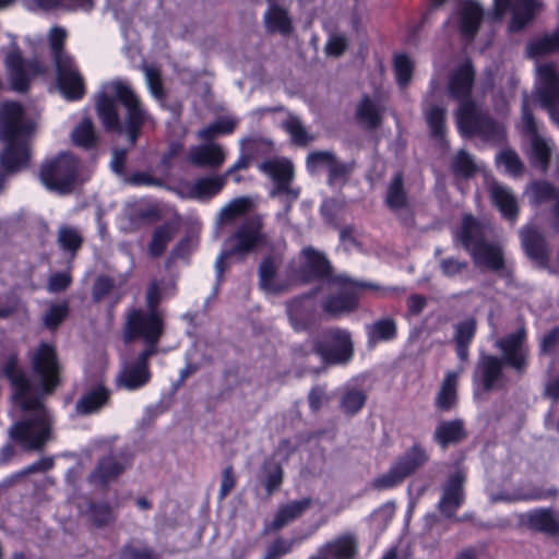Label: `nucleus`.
Listing matches in <instances>:
<instances>
[{"instance_id":"nucleus-1","label":"nucleus","mask_w":559,"mask_h":559,"mask_svg":"<svg viewBox=\"0 0 559 559\" xmlns=\"http://www.w3.org/2000/svg\"><path fill=\"white\" fill-rule=\"evenodd\" d=\"M3 372L13 388V403L24 412V418L11 427V438L27 450H38L48 440L50 415L14 357L7 360Z\"/></svg>"},{"instance_id":"nucleus-2","label":"nucleus","mask_w":559,"mask_h":559,"mask_svg":"<svg viewBox=\"0 0 559 559\" xmlns=\"http://www.w3.org/2000/svg\"><path fill=\"white\" fill-rule=\"evenodd\" d=\"M37 117L16 102L0 106V166L7 173L19 171L29 159V140L37 130Z\"/></svg>"},{"instance_id":"nucleus-3","label":"nucleus","mask_w":559,"mask_h":559,"mask_svg":"<svg viewBox=\"0 0 559 559\" xmlns=\"http://www.w3.org/2000/svg\"><path fill=\"white\" fill-rule=\"evenodd\" d=\"M474 83V70L466 62L453 72L449 81L450 95L460 102L455 112L456 124L463 135H478L486 141L500 142L504 138V128L490 119L488 115L469 98Z\"/></svg>"},{"instance_id":"nucleus-4","label":"nucleus","mask_w":559,"mask_h":559,"mask_svg":"<svg viewBox=\"0 0 559 559\" xmlns=\"http://www.w3.org/2000/svg\"><path fill=\"white\" fill-rule=\"evenodd\" d=\"M117 102L121 103L127 110L124 129L130 142L134 143L140 129L150 121L151 117L143 108L129 82L120 79L114 80L102 86V91L96 98L97 115L107 130H122Z\"/></svg>"},{"instance_id":"nucleus-5","label":"nucleus","mask_w":559,"mask_h":559,"mask_svg":"<svg viewBox=\"0 0 559 559\" xmlns=\"http://www.w3.org/2000/svg\"><path fill=\"white\" fill-rule=\"evenodd\" d=\"M66 37V31L60 27L52 28L49 34L50 46L55 53L57 86L67 99L78 100L85 94L84 80L73 58L62 51Z\"/></svg>"},{"instance_id":"nucleus-6","label":"nucleus","mask_w":559,"mask_h":559,"mask_svg":"<svg viewBox=\"0 0 559 559\" xmlns=\"http://www.w3.org/2000/svg\"><path fill=\"white\" fill-rule=\"evenodd\" d=\"M484 226L472 216L464 217L460 240L469 251L475 265L480 270L498 271L504 263L502 249L498 245L484 241Z\"/></svg>"},{"instance_id":"nucleus-7","label":"nucleus","mask_w":559,"mask_h":559,"mask_svg":"<svg viewBox=\"0 0 559 559\" xmlns=\"http://www.w3.org/2000/svg\"><path fill=\"white\" fill-rule=\"evenodd\" d=\"M521 129L530 142L527 153L532 163L540 167L544 171L554 164L559 174V152L554 141L538 131L537 122L535 121L526 100H524L522 107Z\"/></svg>"},{"instance_id":"nucleus-8","label":"nucleus","mask_w":559,"mask_h":559,"mask_svg":"<svg viewBox=\"0 0 559 559\" xmlns=\"http://www.w3.org/2000/svg\"><path fill=\"white\" fill-rule=\"evenodd\" d=\"M262 219L253 216L241 224L236 231L227 239L226 249L217 257L215 269L218 277L224 271V261L234 254L245 255L262 246L265 236L262 233Z\"/></svg>"},{"instance_id":"nucleus-9","label":"nucleus","mask_w":559,"mask_h":559,"mask_svg":"<svg viewBox=\"0 0 559 559\" xmlns=\"http://www.w3.org/2000/svg\"><path fill=\"white\" fill-rule=\"evenodd\" d=\"M78 168V159L70 153H62L41 166V182L49 190L67 193L74 186Z\"/></svg>"},{"instance_id":"nucleus-10","label":"nucleus","mask_w":559,"mask_h":559,"mask_svg":"<svg viewBox=\"0 0 559 559\" xmlns=\"http://www.w3.org/2000/svg\"><path fill=\"white\" fill-rule=\"evenodd\" d=\"M163 333V314L160 311L148 312L134 309L128 312L124 325L126 342L142 338L147 347L154 348Z\"/></svg>"},{"instance_id":"nucleus-11","label":"nucleus","mask_w":559,"mask_h":559,"mask_svg":"<svg viewBox=\"0 0 559 559\" xmlns=\"http://www.w3.org/2000/svg\"><path fill=\"white\" fill-rule=\"evenodd\" d=\"M428 461L426 451L414 445L399 457L390 469L372 480L371 487L378 490H388L400 485L407 476L416 472Z\"/></svg>"},{"instance_id":"nucleus-12","label":"nucleus","mask_w":559,"mask_h":559,"mask_svg":"<svg viewBox=\"0 0 559 559\" xmlns=\"http://www.w3.org/2000/svg\"><path fill=\"white\" fill-rule=\"evenodd\" d=\"M314 352L330 365L348 362L353 357V343L346 330L331 329L323 332L314 344Z\"/></svg>"},{"instance_id":"nucleus-13","label":"nucleus","mask_w":559,"mask_h":559,"mask_svg":"<svg viewBox=\"0 0 559 559\" xmlns=\"http://www.w3.org/2000/svg\"><path fill=\"white\" fill-rule=\"evenodd\" d=\"M535 95L550 119L559 126V75L554 64H537Z\"/></svg>"},{"instance_id":"nucleus-14","label":"nucleus","mask_w":559,"mask_h":559,"mask_svg":"<svg viewBox=\"0 0 559 559\" xmlns=\"http://www.w3.org/2000/svg\"><path fill=\"white\" fill-rule=\"evenodd\" d=\"M154 354V348H145L136 359L126 361L116 378L118 388L135 391L145 386L151 380L147 360Z\"/></svg>"},{"instance_id":"nucleus-15","label":"nucleus","mask_w":559,"mask_h":559,"mask_svg":"<svg viewBox=\"0 0 559 559\" xmlns=\"http://www.w3.org/2000/svg\"><path fill=\"white\" fill-rule=\"evenodd\" d=\"M5 67L12 88L19 92L27 90L31 78L44 72V67L37 60L25 61L12 43V50L5 58Z\"/></svg>"},{"instance_id":"nucleus-16","label":"nucleus","mask_w":559,"mask_h":559,"mask_svg":"<svg viewBox=\"0 0 559 559\" xmlns=\"http://www.w3.org/2000/svg\"><path fill=\"white\" fill-rule=\"evenodd\" d=\"M259 169L267 175L274 188L271 191L272 197L285 195V201H294L298 197V191L290 188V181L294 175L293 164L287 159H271L259 165Z\"/></svg>"},{"instance_id":"nucleus-17","label":"nucleus","mask_w":559,"mask_h":559,"mask_svg":"<svg viewBox=\"0 0 559 559\" xmlns=\"http://www.w3.org/2000/svg\"><path fill=\"white\" fill-rule=\"evenodd\" d=\"M540 8L539 0H495L493 17L500 20L510 10L512 13L510 29L518 32L533 20Z\"/></svg>"},{"instance_id":"nucleus-18","label":"nucleus","mask_w":559,"mask_h":559,"mask_svg":"<svg viewBox=\"0 0 559 559\" xmlns=\"http://www.w3.org/2000/svg\"><path fill=\"white\" fill-rule=\"evenodd\" d=\"M32 364L35 373L41 380L43 391L51 393L59 381V365L55 348L41 344L32 356Z\"/></svg>"},{"instance_id":"nucleus-19","label":"nucleus","mask_w":559,"mask_h":559,"mask_svg":"<svg viewBox=\"0 0 559 559\" xmlns=\"http://www.w3.org/2000/svg\"><path fill=\"white\" fill-rule=\"evenodd\" d=\"M359 286L348 280H338L330 285V297L323 308L332 316H340L352 311L356 307Z\"/></svg>"},{"instance_id":"nucleus-20","label":"nucleus","mask_w":559,"mask_h":559,"mask_svg":"<svg viewBox=\"0 0 559 559\" xmlns=\"http://www.w3.org/2000/svg\"><path fill=\"white\" fill-rule=\"evenodd\" d=\"M465 474L456 471L451 474L441 486V496L438 501V510L445 518H452L463 504Z\"/></svg>"},{"instance_id":"nucleus-21","label":"nucleus","mask_w":559,"mask_h":559,"mask_svg":"<svg viewBox=\"0 0 559 559\" xmlns=\"http://www.w3.org/2000/svg\"><path fill=\"white\" fill-rule=\"evenodd\" d=\"M520 524L534 532L556 536L559 534V514L547 508H538L520 514Z\"/></svg>"},{"instance_id":"nucleus-22","label":"nucleus","mask_w":559,"mask_h":559,"mask_svg":"<svg viewBox=\"0 0 559 559\" xmlns=\"http://www.w3.org/2000/svg\"><path fill=\"white\" fill-rule=\"evenodd\" d=\"M316 293L293 299L287 306L289 322L295 331H305L312 322L317 310Z\"/></svg>"},{"instance_id":"nucleus-23","label":"nucleus","mask_w":559,"mask_h":559,"mask_svg":"<svg viewBox=\"0 0 559 559\" xmlns=\"http://www.w3.org/2000/svg\"><path fill=\"white\" fill-rule=\"evenodd\" d=\"M225 180L226 176L202 177L193 182L180 185L179 194L187 199L209 200L221 192L225 186Z\"/></svg>"},{"instance_id":"nucleus-24","label":"nucleus","mask_w":559,"mask_h":559,"mask_svg":"<svg viewBox=\"0 0 559 559\" xmlns=\"http://www.w3.org/2000/svg\"><path fill=\"white\" fill-rule=\"evenodd\" d=\"M524 336L523 331H518L496 343L497 347L503 354L504 361L518 371H523L526 367Z\"/></svg>"},{"instance_id":"nucleus-25","label":"nucleus","mask_w":559,"mask_h":559,"mask_svg":"<svg viewBox=\"0 0 559 559\" xmlns=\"http://www.w3.org/2000/svg\"><path fill=\"white\" fill-rule=\"evenodd\" d=\"M313 507L322 509V504L319 502V500L308 497L289 501L278 508L271 523V527L276 531L281 530L297 519L301 518L306 511Z\"/></svg>"},{"instance_id":"nucleus-26","label":"nucleus","mask_w":559,"mask_h":559,"mask_svg":"<svg viewBox=\"0 0 559 559\" xmlns=\"http://www.w3.org/2000/svg\"><path fill=\"white\" fill-rule=\"evenodd\" d=\"M358 540L354 535H343L320 548L309 559H357Z\"/></svg>"},{"instance_id":"nucleus-27","label":"nucleus","mask_w":559,"mask_h":559,"mask_svg":"<svg viewBox=\"0 0 559 559\" xmlns=\"http://www.w3.org/2000/svg\"><path fill=\"white\" fill-rule=\"evenodd\" d=\"M188 159L200 167H219L225 160L222 147L215 143L201 144L190 147Z\"/></svg>"},{"instance_id":"nucleus-28","label":"nucleus","mask_w":559,"mask_h":559,"mask_svg":"<svg viewBox=\"0 0 559 559\" xmlns=\"http://www.w3.org/2000/svg\"><path fill=\"white\" fill-rule=\"evenodd\" d=\"M490 198L504 218L514 222L518 217L519 205L512 191L498 182L490 185Z\"/></svg>"},{"instance_id":"nucleus-29","label":"nucleus","mask_w":559,"mask_h":559,"mask_svg":"<svg viewBox=\"0 0 559 559\" xmlns=\"http://www.w3.org/2000/svg\"><path fill=\"white\" fill-rule=\"evenodd\" d=\"M338 407L347 416L360 412L367 401L366 392L354 385H343L337 390Z\"/></svg>"},{"instance_id":"nucleus-30","label":"nucleus","mask_w":559,"mask_h":559,"mask_svg":"<svg viewBox=\"0 0 559 559\" xmlns=\"http://www.w3.org/2000/svg\"><path fill=\"white\" fill-rule=\"evenodd\" d=\"M483 386L486 391L500 385L502 379V362L499 358L490 355L483 356L477 366Z\"/></svg>"},{"instance_id":"nucleus-31","label":"nucleus","mask_w":559,"mask_h":559,"mask_svg":"<svg viewBox=\"0 0 559 559\" xmlns=\"http://www.w3.org/2000/svg\"><path fill=\"white\" fill-rule=\"evenodd\" d=\"M481 17L483 10L477 2H462L457 14V26L462 34L467 37H473L478 29Z\"/></svg>"},{"instance_id":"nucleus-32","label":"nucleus","mask_w":559,"mask_h":559,"mask_svg":"<svg viewBox=\"0 0 559 559\" xmlns=\"http://www.w3.org/2000/svg\"><path fill=\"white\" fill-rule=\"evenodd\" d=\"M23 5L28 11L64 9L90 11L94 7V0H23Z\"/></svg>"},{"instance_id":"nucleus-33","label":"nucleus","mask_w":559,"mask_h":559,"mask_svg":"<svg viewBox=\"0 0 559 559\" xmlns=\"http://www.w3.org/2000/svg\"><path fill=\"white\" fill-rule=\"evenodd\" d=\"M302 271L301 278L308 281L312 277H321L329 272V262L325 257L311 248L301 252Z\"/></svg>"},{"instance_id":"nucleus-34","label":"nucleus","mask_w":559,"mask_h":559,"mask_svg":"<svg viewBox=\"0 0 559 559\" xmlns=\"http://www.w3.org/2000/svg\"><path fill=\"white\" fill-rule=\"evenodd\" d=\"M464 371V366L461 365L456 370L448 371L443 379L441 389L437 396V406L440 409L448 411L456 402V388L460 376Z\"/></svg>"},{"instance_id":"nucleus-35","label":"nucleus","mask_w":559,"mask_h":559,"mask_svg":"<svg viewBox=\"0 0 559 559\" xmlns=\"http://www.w3.org/2000/svg\"><path fill=\"white\" fill-rule=\"evenodd\" d=\"M523 247L527 255L537 261L544 262L547 259V246L540 233L532 226L521 230Z\"/></svg>"},{"instance_id":"nucleus-36","label":"nucleus","mask_w":559,"mask_h":559,"mask_svg":"<svg viewBox=\"0 0 559 559\" xmlns=\"http://www.w3.org/2000/svg\"><path fill=\"white\" fill-rule=\"evenodd\" d=\"M557 493L556 489H543V488H528V489H519L513 492L502 491L499 495H491V500L493 502L499 501H521V500H544L550 497H555Z\"/></svg>"},{"instance_id":"nucleus-37","label":"nucleus","mask_w":559,"mask_h":559,"mask_svg":"<svg viewBox=\"0 0 559 559\" xmlns=\"http://www.w3.org/2000/svg\"><path fill=\"white\" fill-rule=\"evenodd\" d=\"M71 141L74 145L90 150L96 146L98 135L93 121L83 117L71 131Z\"/></svg>"},{"instance_id":"nucleus-38","label":"nucleus","mask_w":559,"mask_h":559,"mask_svg":"<svg viewBox=\"0 0 559 559\" xmlns=\"http://www.w3.org/2000/svg\"><path fill=\"white\" fill-rule=\"evenodd\" d=\"M476 332V321L467 318L455 325L454 342L456 353L461 360H466L468 356V345Z\"/></svg>"},{"instance_id":"nucleus-39","label":"nucleus","mask_w":559,"mask_h":559,"mask_svg":"<svg viewBox=\"0 0 559 559\" xmlns=\"http://www.w3.org/2000/svg\"><path fill=\"white\" fill-rule=\"evenodd\" d=\"M445 108L427 97L424 102V115L433 136L442 138L445 132Z\"/></svg>"},{"instance_id":"nucleus-40","label":"nucleus","mask_w":559,"mask_h":559,"mask_svg":"<svg viewBox=\"0 0 559 559\" xmlns=\"http://www.w3.org/2000/svg\"><path fill=\"white\" fill-rule=\"evenodd\" d=\"M465 437L463 423L459 419L444 421L438 426L435 431V439L445 448L451 443H456Z\"/></svg>"},{"instance_id":"nucleus-41","label":"nucleus","mask_w":559,"mask_h":559,"mask_svg":"<svg viewBox=\"0 0 559 559\" xmlns=\"http://www.w3.org/2000/svg\"><path fill=\"white\" fill-rule=\"evenodd\" d=\"M276 266L272 259L264 260L260 265V285L263 290L271 294H281L287 289V285L276 280Z\"/></svg>"},{"instance_id":"nucleus-42","label":"nucleus","mask_w":559,"mask_h":559,"mask_svg":"<svg viewBox=\"0 0 559 559\" xmlns=\"http://www.w3.org/2000/svg\"><path fill=\"white\" fill-rule=\"evenodd\" d=\"M123 469L124 465L116 457L106 456L98 463L96 471L91 475V480L95 484H106L116 478Z\"/></svg>"},{"instance_id":"nucleus-43","label":"nucleus","mask_w":559,"mask_h":559,"mask_svg":"<svg viewBox=\"0 0 559 559\" xmlns=\"http://www.w3.org/2000/svg\"><path fill=\"white\" fill-rule=\"evenodd\" d=\"M265 26L270 32L286 34L290 31V19L287 11L280 5H271L264 14Z\"/></svg>"},{"instance_id":"nucleus-44","label":"nucleus","mask_w":559,"mask_h":559,"mask_svg":"<svg viewBox=\"0 0 559 559\" xmlns=\"http://www.w3.org/2000/svg\"><path fill=\"white\" fill-rule=\"evenodd\" d=\"M559 50V29L551 34L533 39L527 46V53L538 58Z\"/></svg>"},{"instance_id":"nucleus-45","label":"nucleus","mask_w":559,"mask_h":559,"mask_svg":"<svg viewBox=\"0 0 559 559\" xmlns=\"http://www.w3.org/2000/svg\"><path fill=\"white\" fill-rule=\"evenodd\" d=\"M108 396L107 390L98 386L86 393L78 403L76 408L82 414L95 413L107 403Z\"/></svg>"},{"instance_id":"nucleus-46","label":"nucleus","mask_w":559,"mask_h":559,"mask_svg":"<svg viewBox=\"0 0 559 559\" xmlns=\"http://www.w3.org/2000/svg\"><path fill=\"white\" fill-rule=\"evenodd\" d=\"M383 107L369 98H365L357 111L358 120L368 128H377L381 122Z\"/></svg>"},{"instance_id":"nucleus-47","label":"nucleus","mask_w":559,"mask_h":559,"mask_svg":"<svg viewBox=\"0 0 559 559\" xmlns=\"http://www.w3.org/2000/svg\"><path fill=\"white\" fill-rule=\"evenodd\" d=\"M386 204L393 211H401L407 207L408 201L403 189V178L396 174L388 188Z\"/></svg>"},{"instance_id":"nucleus-48","label":"nucleus","mask_w":559,"mask_h":559,"mask_svg":"<svg viewBox=\"0 0 559 559\" xmlns=\"http://www.w3.org/2000/svg\"><path fill=\"white\" fill-rule=\"evenodd\" d=\"M281 126L290 135L294 143L299 145H306L313 140L298 117L287 114L285 119L281 121Z\"/></svg>"},{"instance_id":"nucleus-49","label":"nucleus","mask_w":559,"mask_h":559,"mask_svg":"<svg viewBox=\"0 0 559 559\" xmlns=\"http://www.w3.org/2000/svg\"><path fill=\"white\" fill-rule=\"evenodd\" d=\"M370 342H388L396 336V324L393 319L384 318L368 326Z\"/></svg>"},{"instance_id":"nucleus-50","label":"nucleus","mask_w":559,"mask_h":559,"mask_svg":"<svg viewBox=\"0 0 559 559\" xmlns=\"http://www.w3.org/2000/svg\"><path fill=\"white\" fill-rule=\"evenodd\" d=\"M84 514L97 527L106 526L115 520V511L107 503H92Z\"/></svg>"},{"instance_id":"nucleus-51","label":"nucleus","mask_w":559,"mask_h":559,"mask_svg":"<svg viewBox=\"0 0 559 559\" xmlns=\"http://www.w3.org/2000/svg\"><path fill=\"white\" fill-rule=\"evenodd\" d=\"M83 237L79 229L71 226H61L58 230V243L62 250L72 255L81 248Z\"/></svg>"},{"instance_id":"nucleus-52","label":"nucleus","mask_w":559,"mask_h":559,"mask_svg":"<svg viewBox=\"0 0 559 559\" xmlns=\"http://www.w3.org/2000/svg\"><path fill=\"white\" fill-rule=\"evenodd\" d=\"M251 200L249 198H238L225 205L219 214V223H230L234 219L246 214L251 207Z\"/></svg>"},{"instance_id":"nucleus-53","label":"nucleus","mask_w":559,"mask_h":559,"mask_svg":"<svg viewBox=\"0 0 559 559\" xmlns=\"http://www.w3.org/2000/svg\"><path fill=\"white\" fill-rule=\"evenodd\" d=\"M237 123V119L225 117L200 130L198 135L201 140L207 141L218 135L229 134L235 130Z\"/></svg>"},{"instance_id":"nucleus-54","label":"nucleus","mask_w":559,"mask_h":559,"mask_svg":"<svg viewBox=\"0 0 559 559\" xmlns=\"http://www.w3.org/2000/svg\"><path fill=\"white\" fill-rule=\"evenodd\" d=\"M174 235L175 228L170 224L158 227L153 234V238L148 247L150 253L153 257L163 254Z\"/></svg>"},{"instance_id":"nucleus-55","label":"nucleus","mask_w":559,"mask_h":559,"mask_svg":"<svg viewBox=\"0 0 559 559\" xmlns=\"http://www.w3.org/2000/svg\"><path fill=\"white\" fill-rule=\"evenodd\" d=\"M496 162L499 168H502L509 175L516 176L522 173L523 164L519 155L512 150H503L500 152Z\"/></svg>"},{"instance_id":"nucleus-56","label":"nucleus","mask_w":559,"mask_h":559,"mask_svg":"<svg viewBox=\"0 0 559 559\" xmlns=\"http://www.w3.org/2000/svg\"><path fill=\"white\" fill-rule=\"evenodd\" d=\"M264 486L269 495L277 490L282 484L283 472L277 463L269 462L263 467Z\"/></svg>"},{"instance_id":"nucleus-57","label":"nucleus","mask_w":559,"mask_h":559,"mask_svg":"<svg viewBox=\"0 0 559 559\" xmlns=\"http://www.w3.org/2000/svg\"><path fill=\"white\" fill-rule=\"evenodd\" d=\"M69 307L66 302L53 304L43 316V322L48 329H56L67 318Z\"/></svg>"},{"instance_id":"nucleus-58","label":"nucleus","mask_w":559,"mask_h":559,"mask_svg":"<svg viewBox=\"0 0 559 559\" xmlns=\"http://www.w3.org/2000/svg\"><path fill=\"white\" fill-rule=\"evenodd\" d=\"M452 168L456 174L469 177L479 168V166L469 154L465 151H460L453 158Z\"/></svg>"},{"instance_id":"nucleus-59","label":"nucleus","mask_w":559,"mask_h":559,"mask_svg":"<svg viewBox=\"0 0 559 559\" xmlns=\"http://www.w3.org/2000/svg\"><path fill=\"white\" fill-rule=\"evenodd\" d=\"M334 155L331 152H312L307 157L308 170L312 174L321 170H328L329 166L332 165Z\"/></svg>"},{"instance_id":"nucleus-60","label":"nucleus","mask_w":559,"mask_h":559,"mask_svg":"<svg viewBox=\"0 0 559 559\" xmlns=\"http://www.w3.org/2000/svg\"><path fill=\"white\" fill-rule=\"evenodd\" d=\"M395 74L401 86H405L412 79L413 61L406 55H399L394 61Z\"/></svg>"},{"instance_id":"nucleus-61","label":"nucleus","mask_w":559,"mask_h":559,"mask_svg":"<svg viewBox=\"0 0 559 559\" xmlns=\"http://www.w3.org/2000/svg\"><path fill=\"white\" fill-rule=\"evenodd\" d=\"M146 84L155 98L164 95L159 70L154 66H145L143 68Z\"/></svg>"},{"instance_id":"nucleus-62","label":"nucleus","mask_w":559,"mask_h":559,"mask_svg":"<svg viewBox=\"0 0 559 559\" xmlns=\"http://www.w3.org/2000/svg\"><path fill=\"white\" fill-rule=\"evenodd\" d=\"M530 201L539 204L554 197V188L547 182H535L527 189Z\"/></svg>"},{"instance_id":"nucleus-63","label":"nucleus","mask_w":559,"mask_h":559,"mask_svg":"<svg viewBox=\"0 0 559 559\" xmlns=\"http://www.w3.org/2000/svg\"><path fill=\"white\" fill-rule=\"evenodd\" d=\"M294 544V539H277L269 547L262 559H280L292 551Z\"/></svg>"},{"instance_id":"nucleus-64","label":"nucleus","mask_w":559,"mask_h":559,"mask_svg":"<svg viewBox=\"0 0 559 559\" xmlns=\"http://www.w3.org/2000/svg\"><path fill=\"white\" fill-rule=\"evenodd\" d=\"M353 166L350 164L338 163L335 157L332 160V165L329 166V181L331 185L344 180L352 171Z\"/></svg>"}]
</instances>
